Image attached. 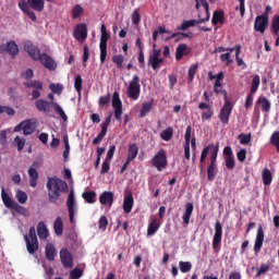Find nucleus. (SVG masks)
Segmentation results:
<instances>
[{"label": "nucleus", "mask_w": 279, "mask_h": 279, "mask_svg": "<svg viewBox=\"0 0 279 279\" xmlns=\"http://www.w3.org/2000/svg\"><path fill=\"white\" fill-rule=\"evenodd\" d=\"M267 27H269V19L263 15H257L254 22V32H258L259 34H265V32L267 31Z\"/></svg>", "instance_id": "12"}, {"label": "nucleus", "mask_w": 279, "mask_h": 279, "mask_svg": "<svg viewBox=\"0 0 279 279\" xmlns=\"http://www.w3.org/2000/svg\"><path fill=\"white\" fill-rule=\"evenodd\" d=\"M223 97H225V104L220 109L218 119L222 123V125H228V123H230V116L232 114L234 105H232V102L228 99V92H223Z\"/></svg>", "instance_id": "4"}, {"label": "nucleus", "mask_w": 279, "mask_h": 279, "mask_svg": "<svg viewBox=\"0 0 279 279\" xmlns=\"http://www.w3.org/2000/svg\"><path fill=\"white\" fill-rule=\"evenodd\" d=\"M259 87H260V76L258 74H255L251 82V88H250L251 95H256Z\"/></svg>", "instance_id": "38"}, {"label": "nucleus", "mask_w": 279, "mask_h": 279, "mask_svg": "<svg viewBox=\"0 0 279 279\" xmlns=\"http://www.w3.org/2000/svg\"><path fill=\"white\" fill-rule=\"evenodd\" d=\"M82 84H83L82 75L77 74L74 80V88L76 93H78V95H82Z\"/></svg>", "instance_id": "53"}, {"label": "nucleus", "mask_w": 279, "mask_h": 279, "mask_svg": "<svg viewBox=\"0 0 279 279\" xmlns=\"http://www.w3.org/2000/svg\"><path fill=\"white\" fill-rule=\"evenodd\" d=\"M106 134H108V131L101 129L100 133L93 140V145H99V143L106 138Z\"/></svg>", "instance_id": "57"}, {"label": "nucleus", "mask_w": 279, "mask_h": 279, "mask_svg": "<svg viewBox=\"0 0 279 279\" xmlns=\"http://www.w3.org/2000/svg\"><path fill=\"white\" fill-rule=\"evenodd\" d=\"M191 53V48L186 44H181L177 47L175 50V60H181L184 56H189Z\"/></svg>", "instance_id": "27"}, {"label": "nucleus", "mask_w": 279, "mask_h": 279, "mask_svg": "<svg viewBox=\"0 0 279 279\" xmlns=\"http://www.w3.org/2000/svg\"><path fill=\"white\" fill-rule=\"evenodd\" d=\"M1 197H2V202L5 206V208H13L16 201H14V199H12V197H10V194H8V192H5V187L1 189Z\"/></svg>", "instance_id": "30"}, {"label": "nucleus", "mask_w": 279, "mask_h": 279, "mask_svg": "<svg viewBox=\"0 0 279 279\" xmlns=\"http://www.w3.org/2000/svg\"><path fill=\"white\" fill-rule=\"evenodd\" d=\"M19 8L31 19V21L36 23V13L32 10H35V12H43V10H45V0H21L19 2Z\"/></svg>", "instance_id": "3"}, {"label": "nucleus", "mask_w": 279, "mask_h": 279, "mask_svg": "<svg viewBox=\"0 0 279 279\" xmlns=\"http://www.w3.org/2000/svg\"><path fill=\"white\" fill-rule=\"evenodd\" d=\"M160 229V221L158 219L154 218L150 220L147 229L148 236H154L156 232Z\"/></svg>", "instance_id": "33"}, {"label": "nucleus", "mask_w": 279, "mask_h": 279, "mask_svg": "<svg viewBox=\"0 0 279 279\" xmlns=\"http://www.w3.org/2000/svg\"><path fill=\"white\" fill-rule=\"evenodd\" d=\"M113 64H117L118 69H123V62H125V57L123 54H116L112 58Z\"/></svg>", "instance_id": "48"}, {"label": "nucleus", "mask_w": 279, "mask_h": 279, "mask_svg": "<svg viewBox=\"0 0 279 279\" xmlns=\"http://www.w3.org/2000/svg\"><path fill=\"white\" fill-rule=\"evenodd\" d=\"M37 162H34L28 169L29 186L36 189L38 186V170H36Z\"/></svg>", "instance_id": "21"}, {"label": "nucleus", "mask_w": 279, "mask_h": 279, "mask_svg": "<svg viewBox=\"0 0 279 279\" xmlns=\"http://www.w3.org/2000/svg\"><path fill=\"white\" fill-rule=\"evenodd\" d=\"M81 14H84V8H82L80 4H76L72 10V16L73 19H80Z\"/></svg>", "instance_id": "58"}, {"label": "nucleus", "mask_w": 279, "mask_h": 279, "mask_svg": "<svg viewBox=\"0 0 279 279\" xmlns=\"http://www.w3.org/2000/svg\"><path fill=\"white\" fill-rule=\"evenodd\" d=\"M48 202L50 204H58L62 194L69 193V184L66 181L59 178H48L47 181Z\"/></svg>", "instance_id": "1"}, {"label": "nucleus", "mask_w": 279, "mask_h": 279, "mask_svg": "<svg viewBox=\"0 0 279 279\" xmlns=\"http://www.w3.org/2000/svg\"><path fill=\"white\" fill-rule=\"evenodd\" d=\"M271 32H272V34H275V36H278V34H279V15H275L272 19Z\"/></svg>", "instance_id": "55"}, {"label": "nucleus", "mask_w": 279, "mask_h": 279, "mask_svg": "<svg viewBox=\"0 0 279 279\" xmlns=\"http://www.w3.org/2000/svg\"><path fill=\"white\" fill-rule=\"evenodd\" d=\"M46 258L47 260H54L56 258V247L53 245L46 246Z\"/></svg>", "instance_id": "46"}, {"label": "nucleus", "mask_w": 279, "mask_h": 279, "mask_svg": "<svg viewBox=\"0 0 279 279\" xmlns=\"http://www.w3.org/2000/svg\"><path fill=\"white\" fill-rule=\"evenodd\" d=\"M262 179L264 186H270L271 182H274V175L271 174V170L265 168L262 172Z\"/></svg>", "instance_id": "35"}, {"label": "nucleus", "mask_w": 279, "mask_h": 279, "mask_svg": "<svg viewBox=\"0 0 279 279\" xmlns=\"http://www.w3.org/2000/svg\"><path fill=\"white\" fill-rule=\"evenodd\" d=\"M195 73H197V64H193L189 69V73H187L189 82H193L195 80Z\"/></svg>", "instance_id": "60"}, {"label": "nucleus", "mask_w": 279, "mask_h": 279, "mask_svg": "<svg viewBox=\"0 0 279 279\" xmlns=\"http://www.w3.org/2000/svg\"><path fill=\"white\" fill-rule=\"evenodd\" d=\"M161 50H153V53L148 58V65L151 66L153 71H158L160 64L165 62V59L160 58Z\"/></svg>", "instance_id": "10"}, {"label": "nucleus", "mask_w": 279, "mask_h": 279, "mask_svg": "<svg viewBox=\"0 0 279 279\" xmlns=\"http://www.w3.org/2000/svg\"><path fill=\"white\" fill-rule=\"evenodd\" d=\"M53 102H49L43 98H39L35 101V108L38 112H44V114H49L51 112V106Z\"/></svg>", "instance_id": "19"}, {"label": "nucleus", "mask_w": 279, "mask_h": 279, "mask_svg": "<svg viewBox=\"0 0 279 279\" xmlns=\"http://www.w3.org/2000/svg\"><path fill=\"white\" fill-rule=\"evenodd\" d=\"M23 131L24 136H29L34 134V125L32 124V120H24L20 124L14 128V132Z\"/></svg>", "instance_id": "13"}, {"label": "nucleus", "mask_w": 279, "mask_h": 279, "mask_svg": "<svg viewBox=\"0 0 279 279\" xmlns=\"http://www.w3.org/2000/svg\"><path fill=\"white\" fill-rule=\"evenodd\" d=\"M84 274V271L80 268H76V269H73L71 272H70V278L71 279H80L82 278V275Z\"/></svg>", "instance_id": "63"}, {"label": "nucleus", "mask_w": 279, "mask_h": 279, "mask_svg": "<svg viewBox=\"0 0 279 279\" xmlns=\"http://www.w3.org/2000/svg\"><path fill=\"white\" fill-rule=\"evenodd\" d=\"M37 236L40 241H48L49 239V229L47 228V223L44 221H40L37 225Z\"/></svg>", "instance_id": "23"}, {"label": "nucleus", "mask_w": 279, "mask_h": 279, "mask_svg": "<svg viewBox=\"0 0 279 279\" xmlns=\"http://www.w3.org/2000/svg\"><path fill=\"white\" fill-rule=\"evenodd\" d=\"M220 60L226 63V66H230L233 62L232 54L230 52L220 54Z\"/></svg>", "instance_id": "56"}, {"label": "nucleus", "mask_w": 279, "mask_h": 279, "mask_svg": "<svg viewBox=\"0 0 279 279\" xmlns=\"http://www.w3.org/2000/svg\"><path fill=\"white\" fill-rule=\"evenodd\" d=\"M132 23L133 25H138L141 23V13H138V10H135L132 14Z\"/></svg>", "instance_id": "64"}, {"label": "nucleus", "mask_w": 279, "mask_h": 279, "mask_svg": "<svg viewBox=\"0 0 279 279\" xmlns=\"http://www.w3.org/2000/svg\"><path fill=\"white\" fill-rule=\"evenodd\" d=\"M269 269H271V263L262 264L257 269V274L255 275V277L260 278V276H263V274H267Z\"/></svg>", "instance_id": "44"}, {"label": "nucleus", "mask_w": 279, "mask_h": 279, "mask_svg": "<svg viewBox=\"0 0 279 279\" xmlns=\"http://www.w3.org/2000/svg\"><path fill=\"white\" fill-rule=\"evenodd\" d=\"M226 21V14L223 13V10L214 11L211 23L213 25H223V22Z\"/></svg>", "instance_id": "32"}, {"label": "nucleus", "mask_w": 279, "mask_h": 279, "mask_svg": "<svg viewBox=\"0 0 279 279\" xmlns=\"http://www.w3.org/2000/svg\"><path fill=\"white\" fill-rule=\"evenodd\" d=\"M73 36L75 40L84 41L86 38H88V28L86 27V24H77L74 28Z\"/></svg>", "instance_id": "16"}, {"label": "nucleus", "mask_w": 279, "mask_h": 279, "mask_svg": "<svg viewBox=\"0 0 279 279\" xmlns=\"http://www.w3.org/2000/svg\"><path fill=\"white\" fill-rule=\"evenodd\" d=\"M125 215H130L132 213V209L134 208V195L132 193H129L123 201L122 206Z\"/></svg>", "instance_id": "25"}, {"label": "nucleus", "mask_w": 279, "mask_h": 279, "mask_svg": "<svg viewBox=\"0 0 279 279\" xmlns=\"http://www.w3.org/2000/svg\"><path fill=\"white\" fill-rule=\"evenodd\" d=\"M100 32H101L100 43H99L100 62H101V64H104L106 62V58L108 56V40H110V35L108 34L106 24H101Z\"/></svg>", "instance_id": "6"}, {"label": "nucleus", "mask_w": 279, "mask_h": 279, "mask_svg": "<svg viewBox=\"0 0 279 279\" xmlns=\"http://www.w3.org/2000/svg\"><path fill=\"white\" fill-rule=\"evenodd\" d=\"M193 203H186L185 205V211L182 216V220L183 223H185V226H189L190 221H191V215H193Z\"/></svg>", "instance_id": "34"}, {"label": "nucleus", "mask_w": 279, "mask_h": 279, "mask_svg": "<svg viewBox=\"0 0 279 279\" xmlns=\"http://www.w3.org/2000/svg\"><path fill=\"white\" fill-rule=\"evenodd\" d=\"M26 245H38V235L36 234V228L31 227L28 233L24 235Z\"/></svg>", "instance_id": "22"}, {"label": "nucleus", "mask_w": 279, "mask_h": 279, "mask_svg": "<svg viewBox=\"0 0 279 279\" xmlns=\"http://www.w3.org/2000/svg\"><path fill=\"white\" fill-rule=\"evenodd\" d=\"M210 151V165L207 168V180L213 182L217 178V156H219V145L209 144L201 154V162H206V157Z\"/></svg>", "instance_id": "2"}, {"label": "nucleus", "mask_w": 279, "mask_h": 279, "mask_svg": "<svg viewBox=\"0 0 279 279\" xmlns=\"http://www.w3.org/2000/svg\"><path fill=\"white\" fill-rule=\"evenodd\" d=\"M154 108V99L150 101H145L142 104V108L140 110V119H145L149 112H151V109Z\"/></svg>", "instance_id": "29"}, {"label": "nucleus", "mask_w": 279, "mask_h": 279, "mask_svg": "<svg viewBox=\"0 0 279 279\" xmlns=\"http://www.w3.org/2000/svg\"><path fill=\"white\" fill-rule=\"evenodd\" d=\"M263 241H265V231H263V226H259L257 229L255 245H263Z\"/></svg>", "instance_id": "47"}, {"label": "nucleus", "mask_w": 279, "mask_h": 279, "mask_svg": "<svg viewBox=\"0 0 279 279\" xmlns=\"http://www.w3.org/2000/svg\"><path fill=\"white\" fill-rule=\"evenodd\" d=\"M223 234V228L221 227V222L217 220L215 223V234L213 240V245H219L221 243V236Z\"/></svg>", "instance_id": "28"}, {"label": "nucleus", "mask_w": 279, "mask_h": 279, "mask_svg": "<svg viewBox=\"0 0 279 279\" xmlns=\"http://www.w3.org/2000/svg\"><path fill=\"white\" fill-rule=\"evenodd\" d=\"M223 156H225V165H226V167L230 171H232V169H234V167H235L234 153L232 151V147L226 146L223 148Z\"/></svg>", "instance_id": "15"}, {"label": "nucleus", "mask_w": 279, "mask_h": 279, "mask_svg": "<svg viewBox=\"0 0 279 279\" xmlns=\"http://www.w3.org/2000/svg\"><path fill=\"white\" fill-rule=\"evenodd\" d=\"M38 60L45 66V69H48V71H56V69H58L56 61L47 53H41Z\"/></svg>", "instance_id": "18"}, {"label": "nucleus", "mask_w": 279, "mask_h": 279, "mask_svg": "<svg viewBox=\"0 0 279 279\" xmlns=\"http://www.w3.org/2000/svg\"><path fill=\"white\" fill-rule=\"evenodd\" d=\"M60 259L63 267H66L68 269H71V267H73V255H71L69 250L62 248L60 251Z\"/></svg>", "instance_id": "20"}, {"label": "nucleus", "mask_w": 279, "mask_h": 279, "mask_svg": "<svg viewBox=\"0 0 279 279\" xmlns=\"http://www.w3.org/2000/svg\"><path fill=\"white\" fill-rule=\"evenodd\" d=\"M83 199L87 202V204H95L97 202V192L95 191H89V192H84L82 194Z\"/></svg>", "instance_id": "39"}, {"label": "nucleus", "mask_w": 279, "mask_h": 279, "mask_svg": "<svg viewBox=\"0 0 279 279\" xmlns=\"http://www.w3.org/2000/svg\"><path fill=\"white\" fill-rule=\"evenodd\" d=\"M112 108L114 109V117L117 121H122L123 114V102H121V97L118 92H114L112 95Z\"/></svg>", "instance_id": "8"}, {"label": "nucleus", "mask_w": 279, "mask_h": 279, "mask_svg": "<svg viewBox=\"0 0 279 279\" xmlns=\"http://www.w3.org/2000/svg\"><path fill=\"white\" fill-rule=\"evenodd\" d=\"M202 23H206V20L199 19V20H189L182 22L180 26H178L179 32H186L189 27H195V25H199Z\"/></svg>", "instance_id": "26"}, {"label": "nucleus", "mask_w": 279, "mask_h": 279, "mask_svg": "<svg viewBox=\"0 0 279 279\" xmlns=\"http://www.w3.org/2000/svg\"><path fill=\"white\" fill-rule=\"evenodd\" d=\"M161 141L169 142L173 138V128L169 126L160 133Z\"/></svg>", "instance_id": "40"}, {"label": "nucleus", "mask_w": 279, "mask_h": 279, "mask_svg": "<svg viewBox=\"0 0 279 279\" xmlns=\"http://www.w3.org/2000/svg\"><path fill=\"white\" fill-rule=\"evenodd\" d=\"M138 156V145L129 144L126 160L133 161Z\"/></svg>", "instance_id": "36"}, {"label": "nucleus", "mask_w": 279, "mask_h": 279, "mask_svg": "<svg viewBox=\"0 0 279 279\" xmlns=\"http://www.w3.org/2000/svg\"><path fill=\"white\" fill-rule=\"evenodd\" d=\"M3 112H5V114H8L9 117H14V114H16V111L14 110V108L10 106L0 105V114H3Z\"/></svg>", "instance_id": "54"}, {"label": "nucleus", "mask_w": 279, "mask_h": 279, "mask_svg": "<svg viewBox=\"0 0 279 279\" xmlns=\"http://www.w3.org/2000/svg\"><path fill=\"white\" fill-rule=\"evenodd\" d=\"M24 86L26 88H35V90H43V82L40 81H27Z\"/></svg>", "instance_id": "41"}, {"label": "nucleus", "mask_w": 279, "mask_h": 279, "mask_svg": "<svg viewBox=\"0 0 279 279\" xmlns=\"http://www.w3.org/2000/svg\"><path fill=\"white\" fill-rule=\"evenodd\" d=\"M257 104L262 106V112H269L271 110V102L265 96H259Z\"/></svg>", "instance_id": "37"}, {"label": "nucleus", "mask_w": 279, "mask_h": 279, "mask_svg": "<svg viewBox=\"0 0 279 279\" xmlns=\"http://www.w3.org/2000/svg\"><path fill=\"white\" fill-rule=\"evenodd\" d=\"M98 228L99 230H102V232H106L108 228V218L106 216L99 218Z\"/></svg>", "instance_id": "59"}, {"label": "nucleus", "mask_w": 279, "mask_h": 279, "mask_svg": "<svg viewBox=\"0 0 279 279\" xmlns=\"http://www.w3.org/2000/svg\"><path fill=\"white\" fill-rule=\"evenodd\" d=\"M24 49L28 53L29 58H32V60H39V58L43 56V53H40V49L34 46L32 41H26L24 44Z\"/></svg>", "instance_id": "17"}, {"label": "nucleus", "mask_w": 279, "mask_h": 279, "mask_svg": "<svg viewBox=\"0 0 279 279\" xmlns=\"http://www.w3.org/2000/svg\"><path fill=\"white\" fill-rule=\"evenodd\" d=\"M126 95L130 99H133V101H138L141 97V77L138 75H133L132 80L129 82Z\"/></svg>", "instance_id": "5"}, {"label": "nucleus", "mask_w": 279, "mask_h": 279, "mask_svg": "<svg viewBox=\"0 0 279 279\" xmlns=\"http://www.w3.org/2000/svg\"><path fill=\"white\" fill-rule=\"evenodd\" d=\"M167 165H169V161L167 160V150L160 149L153 157V167H156L157 171H162V169H167Z\"/></svg>", "instance_id": "7"}, {"label": "nucleus", "mask_w": 279, "mask_h": 279, "mask_svg": "<svg viewBox=\"0 0 279 279\" xmlns=\"http://www.w3.org/2000/svg\"><path fill=\"white\" fill-rule=\"evenodd\" d=\"M53 230L57 236H62V234H64V222L61 217H57L53 221Z\"/></svg>", "instance_id": "31"}, {"label": "nucleus", "mask_w": 279, "mask_h": 279, "mask_svg": "<svg viewBox=\"0 0 279 279\" xmlns=\"http://www.w3.org/2000/svg\"><path fill=\"white\" fill-rule=\"evenodd\" d=\"M14 145L17 147V151H23L25 149V138L21 136H15L13 140Z\"/></svg>", "instance_id": "50"}, {"label": "nucleus", "mask_w": 279, "mask_h": 279, "mask_svg": "<svg viewBox=\"0 0 279 279\" xmlns=\"http://www.w3.org/2000/svg\"><path fill=\"white\" fill-rule=\"evenodd\" d=\"M15 198L20 204H27V193L23 192V190L15 192Z\"/></svg>", "instance_id": "45"}, {"label": "nucleus", "mask_w": 279, "mask_h": 279, "mask_svg": "<svg viewBox=\"0 0 279 279\" xmlns=\"http://www.w3.org/2000/svg\"><path fill=\"white\" fill-rule=\"evenodd\" d=\"M52 108L56 112H58L63 121H69V117H66V113L60 105H58L57 102H52Z\"/></svg>", "instance_id": "43"}, {"label": "nucleus", "mask_w": 279, "mask_h": 279, "mask_svg": "<svg viewBox=\"0 0 279 279\" xmlns=\"http://www.w3.org/2000/svg\"><path fill=\"white\" fill-rule=\"evenodd\" d=\"M99 203L102 206H112L114 204V193L105 191L99 196Z\"/></svg>", "instance_id": "24"}, {"label": "nucleus", "mask_w": 279, "mask_h": 279, "mask_svg": "<svg viewBox=\"0 0 279 279\" xmlns=\"http://www.w3.org/2000/svg\"><path fill=\"white\" fill-rule=\"evenodd\" d=\"M0 53H9L11 58H16L19 56V45H16V41L10 40L0 46Z\"/></svg>", "instance_id": "9"}, {"label": "nucleus", "mask_w": 279, "mask_h": 279, "mask_svg": "<svg viewBox=\"0 0 279 279\" xmlns=\"http://www.w3.org/2000/svg\"><path fill=\"white\" fill-rule=\"evenodd\" d=\"M270 144L276 147L278 154H279V131H275L270 136Z\"/></svg>", "instance_id": "52"}, {"label": "nucleus", "mask_w": 279, "mask_h": 279, "mask_svg": "<svg viewBox=\"0 0 279 279\" xmlns=\"http://www.w3.org/2000/svg\"><path fill=\"white\" fill-rule=\"evenodd\" d=\"M198 110H203L202 112V121H210L215 116V110H213V106L208 102L198 104Z\"/></svg>", "instance_id": "14"}, {"label": "nucleus", "mask_w": 279, "mask_h": 279, "mask_svg": "<svg viewBox=\"0 0 279 279\" xmlns=\"http://www.w3.org/2000/svg\"><path fill=\"white\" fill-rule=\"evenodd\" d=\"M236 158H238L239 162H243L244 160H246V158H247V149L241 148L236 153Z\"/></svg>", "instance_id": "61"}, {"label": "nucleus", "mask_w": 279, "mask_h": 279, "mask_svg": "<svg viewBox=\"0 0 279 279\" xmlns=\"http://www.w3.org/2000/svg\"><path fill=\"white\" fill-rule=\"evenodd\" d=\"M12 210H15L19 215H27V208L21 206L19 203H15L13 207H11Z\"/></svg>", "instance_id": "62"}, {"label": "nucleus", "mask_w": 279, "mask_h": 279, "mask_svg": "<svg viewBox=\"0 0 279 279\" xmlns=\"http://www.w3.org/2000/svg\"><path fill=\"white\" fill-rule=\"evenodd\" d=\"M238 141H240V145H250V143H252V133H248V134L241 133L238 136Z\"/></svg>", "instance_id": "42"}, {"label": "nucleus", "mask_w": 279, "mask_h": 279, "mask_svg": "<svg viewBox=\"0 0 279 279\" xmlns=\"http://www.w3.org/2000/svg\"><path fill=\"white\" fill-rule=\"evenodd\" d=\"M75 191L71 190L69 195H68V201H66V208L70 217V222L73 223L75 221Z\"/></svg>", "instance_id": "11"}, {"label": "nucleus", "mask_w": 279, "mask_h": 279, "mask_svg": "<svg viewBox=\"0 0 279 279\" xmlns=\"http://www.w3.org/2000/svg\"><path fill=\"white\" fill-rule=\"evenodd\" d=\"M179 267L182 274H189V271L193 269V265L191 264V262H180Z\"/></svg>", "instance_id": "49"}, {"label": "nucleus", "mask_w": 279, "mask_h": 279, "mask_svg": "<svg viewBox=\"0 0 279 279\" xmlns=\"http://www.w3.org/2000/svg\"><path fill=\"white\" fill-rule=\"evenodd\" d=\"M63 143H64V151H63V158L64 160H69V154H71V145L69 144V136L63 137Z\"/></svg>", "instance_id": "51"}]
</instances>
